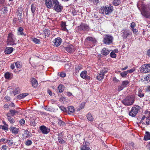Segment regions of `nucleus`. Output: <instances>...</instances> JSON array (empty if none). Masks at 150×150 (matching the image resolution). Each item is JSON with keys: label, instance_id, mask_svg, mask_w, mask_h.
Masks as SVG:
<instances>
[{"label": "nucleus", "instance_id": "49", "mask_svg": "<svg viewBox=\"0 0 150 150\" xmlns=\"http://www.w3.org/2000/svg\"><path fill=\"white\" fill-rule=\"evenodd\" d=\"M85 106V103H81L79 106V107L78 108V110H81Z\"/></svg>", "mask_w": 150, "mask_h": 150}, {"label": "nucleus", "instance_id": "60", "mask_svg": "<svg viewBox=\"0 0 150 150\" xmlns=\"http://www.w3.org/2000/svg\"><path fill=\"white\" fill-rule=\"evenodd\" d=\"M146 66L147 67V69L148 70L149 72H150V64H146Z\"/></svg>", "mask_w": 150, "mask_h": 150}, {"label": "nucleus", "instance_id": "58", "mask_svg": "<svg viewBox=\"0 0 150 150\" xmlns=\"http://www.w3.org/2000/svg\"><path fill=\"white\" fill-rule=\"evenodd\" d=\"M130 26L132 28H133L136 26V24L134 22H132Z\"/></svg>", "mask_w": 150, "mask_h": 150}, {"label": "nucleus", "instance_id": "14", "mask_svg": "<svg viewBox=\"0 0 150 150\" xmlns=\"http://www.w3.org/2000/svg\"><path fill=\"white\" fill-rule=\"evenodd\" d=\"M140 71L141 72L143 73H146L149 72L147 67L146 66V64L143 65L140 68Z\"/></svg>", "mask_w": 150, "mask_h": 150}, {"label": "nucleus", "instance_id": "45", "mask_svg": "<svg viewBox=\"0 0 150 150\" xmlns=\"http://www.w3.org/2000/svg\"><path fill=\"white\" fill-rule=\"evenodd\" d=\"M127 74L128 73L127 71L122 72L120 73V75L122 77H125Z\"/></svg>", "mask_w": 150, "mask_h": 150}, {"label": "nucleus", "instance_id": "8", "mask_svg": "<svg viewBox=\"0 0 150 150\" xmlns=\"http://www.w3.org/2000/svg\"><path fill=\"white\" fill-rule=\"evenodd\" d=\"M139 111V108L136 107L132 108L130 112H129V115L132 117H135Z\"/></svg>", "mask_w": 150, "mask_h": 150}, {"label": "nucleus", "instance_id": "11", "mask_svg": "<svg viewBox=\"0 0 150 150\" xmlns=\"http://www.w3.org/2000/svg\"><path fill=\"white\" fill-rule=\"evenodd\" d=\"M122 32V36L124 39L127 38L128 36L131 35L132 34V32L128 30H123Z\"/></svg>", "mask_w": 150, "mask_h": 150}, {"label": "nucleus", "instance_id": "36", "mask_svg": "<svg viewBox=\"0 0 150 150\" xmlns=\"http://www.w3.org/2000/svg\"><path fill=\"white\" fill-rule=\"evenodd\" d=\"M58 123L59 125L62 127H63L65 125V124L64 122L59 119H58Z\"/></svg>", "mask_w": 150, "mask_h": 150}, {"label": "nucleus", "instance_id": "12", "mask_svg": "<svg viewBox=\"0 0 150 150\" xmlns=\"http://www.w3.org/2000/svg\"><path fill=\"white\" fill-rule=\"evenodd\" d=\"M62 39L59 38H56L53 41V45L56 47L59 46L61 43Z\"/></svg>", "mask_w": 150, "mask_h": 150}, {"label": "nucleus", "instance_id": "1", "mask_svg": "<svg viewBox=\"0 0 150 150\" xmlns=\"http://www.w3.org/2000/svg\"><path fill=\"white\" fill-rule=\"evenodd\" d=\"M134 101V97L133 96H127L122 101V103L126 105H130L133 104Z\"/></svg>", "mask_w": 150, "mask_h": 150}, {"label": "nucleus", "instance_id": "10", "mask_svg": "<svg viewBox=\"0 0 150 150\" xmlns=\"http://www.w3.org/2000/svg\"><path fill=\"white\" fill-rule=\"evenodd\" d=\"M40 129L41 132L43 134H47L50 131V129L44 125L41 126L40 127Z\"/></svg>", "mask_w": 150, "mask_h": 150}, {"label": "nucleus", "instance_id": "42", "mask_svg": "<svg viewBox=\"0 0 150 150\" xmlns=\"http://www.w3.org/2000/svg\"><path fill=\"white\" fill-rule=\"evenodd\" d=\"M32 41L35 44H39L40 42V39H37L36 38H35L33 39Z\"/></svg>", "mask_w": 150, "mask_h": 150}, {"label": "nucleus", "instance_id": "21", "mask_svg": "<svg viewBox=\"0 0 150 150\" xmlns=\"http://www.w3.org/2000/svg\"><path fill=\"white\" fill-rule=\"evenodd\" d=\"M37 6L36 4H31V11L32 13L33 14V15L34 16V15L35 12L36 10Z\"/></svg>", "mask_w": 150, "mask_h": 150}, {"label": "nucleus", "instance_id": "44", "mask_svg": "<svg viewBox=\"0 0 150 150\" xmlns=\"http://www.w3.org/2000/svg\"><path fill=\"white\" fill-rule=\"evenodd\" d=\"M129 82L127 81H125L122 82V85L125 87L129 83Z\"/></svg>", "mask_w": 150, "mask_h": 150}, {"label": "nucleus", "instance_id": "48", "mask_svg": "<svg viewBox=\"0 0 150 150\" xmlns=\"http://www.w3.org/2000/svg\"><path fill=\"white\" fill-rule=\"evenodd\" d=\"M144 80L148 83L150 81V74H148L144 78Z\"/></svg>", "mask_w": 150, "mask_h": 150}, {"label": "nucleus", "instance_id": "16", "mask_svg": "<svg viewBox=\"0 0 150 150\" xmlns=\"http://www.w3.org/2000/svg\"><path fill=\"white\" fill-rule=\"evenodd\" d=\"M62 132L59 133L58 134V140L59 142L61 144H63L64 143V141L63 139V136L62 135Z\"/></svg>", "mask_w": 150, "mask_h": 150}, {"label": "nucleus", "instance_id": "23", "mask_svg": "<svg viewBox=\"0 0 150 150\" xmlns=\"http://www.w3.org/2000/svg\"><path fill=\"white\" fill-rule=\"evenodd\" d=\"M23 29L21 27H19L18 29V35H24L25 36H26V34H25L23 32Z\"/></svg>", "mask_w": 150, "mask_h": 150}, {"label": "nucleus", "instance_id": "47", "mask_svg": "<svg viewBox=\"0 0 150 150\" xmlns=\"http://www.w3.org/2000/svg\"><path fill=\"white\" fill-rule=\"evenodd\" d=\"M32 143V142L30 140H27L25 142V144L27 146H29Z\"/></svg>", "mask_w": 150, "mask_h": 150}, {"label": "nucleus", "instance_id": "37", "mask_svg": "<svg viewBox=\"0 0 150 150\" xmlns=\"http://www.w3.org/2000/svg\"><path fill=\"white\" fill-rule=\"evenodd\" d=\"M64 86L62 85H59L58 88L59 92L60 93L62 92L64 90Z\"/></svg>", "mask_w": 150, "mask_h": 150}, {"label": "nucleus", "instance_id": "6", "mask_svg": "<svg viewBox=\"0 0 150 150\" xmlns=\"http://www.w3.org/2000/svg\"><path fill=\"white\" fill-rule=\"evenodd\" d=\"M15 38L14 35L12 33H9L8 36L7 42L8 44L11 45H15Z\"/></svg>", "mask_w": 150, "mask_h": 150}, {"label": "nucleus", "instance_id": "38", "mask_svg": "<svg viewBox=\"0 0 150 150\" xmlns=\"http://www.w3.org/2000/svg\"><path fill=\"white\" fill-rule=\"evenodd\" d=\"M69 112L73 113L75 111L74 108L72 106H69L67 107Z\"/></svg>", "mask_w": 150, "mask_h": 150}, {"label": "nucleus", "instance_id": "26", "mask_svg": "<svg viewBox=\"0 0 150 150\" xmlns=\"http://www.w3.org/2000/svg\"><path fill=\"white\" fill-rule=\"evenodd\" d=\"M13 48L12 47L7 48L5 50V54H9L11 53L13 51Z\"/></svg>", "mask_w": 150, "mask_h": 150}, {"label": "nucleus", "instance_id": "57", "mask_svg": "<svg viewBox=\"0 0 150 150\" xmlns=\"http://www.w3.org/2000/svg\"><path fill=\"white\" fill-rule=\"evenodd\" d=\"M66 73L64 72H61L60 74V76L62 77H64L66 76Z\"/></svg>", "mask_w": 150, "mask_h": 150}, {"label": "nucleus", "instance_id": "28", "mask_svg": "<svg viewBox=\"0 0 150 150\" xmlns=\"http://www.w3.org/2000/svg\"><path fill=\"white\" fill-rule=\"evenodd\" d=\"M81 150H91L90 148L89 147H88L86 146V143L83 144V146L81 148Z\"/></svg>", "mask_w": 150, "mask_h": 150}, {"label": "nucleus", "instance_id": "18", "mask_svg": "<svg viewBox=\"0 0 150 150\" xmlns=\"http://www.w3.org/2000/svg\"><path fill=\"white\" fill-rule=\"evenodd\" d=\"M10 131L12 132L13 133L15 134H17L18 132L19 129L14 127H11L10 128Z\"/></svg>", "mask_w": 150, "mask_h": 150}, {"label": "nucleus", "instance_id": "62", "mask_svg": "<svg viewBox=\"0 0 150 150\" xmlns=\"http://www.w3.org/2000/svg\"><path fill=\"white\" fill-rule=\"evenodd\" d=\"M25 121L23 119H21L20 121V123L21 125H23L24 124Z\"/></svg>", "mask_w": 150, "mask_h": 150}, {"label": "nucleus", "instance_id": "55", "mask_svg": "<svg viewBox=\"0 0 150 150\" xmlns=\"http://www.w3.org/2000/svg\"><path fill=\"white\" fill-rule=\"evenodd\" d=\"M8 142V145L10 146H11V145L13 143V141L12 140H8V142Z\"/></svg>", "mask_w": 150, "mask_h": 150}, {"label": "nucleus", "instance_id": "15", "mask_svg": "<svg viewBox=\"0 0 150 150\" xmlns=\"http://www.w3.org/2000/svg\"><path fill=\"white\" fill-rule=\"evenodd\" d=\"M65 49L69 52H73L74 50V47L72 45H68L67 47H65Z\"/></svg>", "mask_w": 150, "mask_h": 150}, {"label": "nucleus", "instance_id": "2", "mask_svg": "<svg viewBox=\"0 0 150 150\" xmlns=\"http://www.w3.org/2000/svg\"><path fill=\"white\" fill-rule=\"evenodd\" d=\"M113 9L112 6H103L100 9V12L103 14L108 15L112 12Z\"/></svg>", "mask_w": 150, "mask_h": 150}, {"label": "nucleus", "instance_id": "46", "mask_svg": "<svg viewBox=\"0 0 150 150\" xmlns=\"http://www.w3.org/2000/svg\"><path fill=\"white\" fill-rule=\"evenodd\" d=\"M8 142V139L6 138H2L0 139V142H3L4 143H5Z\"/></svg>", "mask_w": 150, "mask_h": 150}, {"label": "nucleus", "instance_id": "32", "mask_svg": "<svg viewBox=\"0 0 150 150\" xmlns=\"http://www.w3.org/2000/svg\"><path fill=\"white\" fill-rule=\"evenodd\" d=\"M28 95V93H23L22 94H20L19 95H18V98L21 99L24 98L25 96H26Z\"/></svg>", "mask_w": 150, "mask_h": 150}, {"label": "nucleus", "instance_id": "27", "mask_svg": "<svg viewBox=\"0 0 150 150\" xmlns=\"http://www.w3.org/2000/svg\"><path fill=\"white\" fill-rule=\"evenodd\" d=\"M122 0H113L112 4L115 6L119 5L121 3Z\"/></svg>", "mask_w": 150, "mask_h": 150}, {"label": "nucleus", "instance_id": "56", "mask_svg": "<svg viewBox=\"0 0 150 150\" xmlns=\"http://www.w3.org/2000/svg\"><path fill=\"white\" fill-rule=\"evenodd\" d=\"M125 88L122 85L118 87V91H120L122 90Z\"/></svg>", "mask_w": 150, "mask_h": 150}, {"label": "nucleus", "instance_id": "52", "mask_svg": "<svg viewBox=\"0 0 150 150\" xmlns=\"http://www.w3.org/2000/svg\"><path fill=\"white\" fill-rule=\"evenodd\" d=\"M15 65L17 68H21V65L19 62H17L15 63Z\"/></svg>", "mask_w": 150, "mask_h": 150}, {"label": "nucleus", "instance_id": "61", "mask_svg": "<svg viewBox=\"0 0 150 150\" xmlns=\"http://www.w3.org/2000/svg\"><path fill=\"white\" fill-rule=\"evenodd\" d=\"M145 90L147 92H150V86H147Z\"/></svg>", "mask_w": 150, "mask_h": 150}, {"label": "nucleus", "instance_id": "59", "mask_svg": "<svg viewBox=\"0 0 150 150\" xmlns=\"http://www.w3.org/2000/svg\"><path fill=\"white\" fill-rule=\"evenodd\" d=\"M135 69H130L127 71V73H131L134 71H135Z\"/></svg>", "mask_w": 150, "mask_h": 150}, {"label": "nucleus", "instance_id": "17", "mask_svg": "<svg viewBox=\"0 0 150 150\" xmlns=\"http://www.w3.org/2000/svg\"><path fill=\"white\" fill-rule=\"evenodd\" d=\"M110 51L105 48H103L101 51V54L104 56H106L109 54Z\"/></svg>", "mask_w": 150, "mask_h": 150}, {"label": "nucleus", "instance_id": "40", "mask_svg": "<svg viewBox=\"0 0 150 150\" xmlns=\"http://www.w3.org/2000/svg\"><path fill=\"white\" fill-rule=\"evenodd\" d=\"M14 95H16L19 93L20 92V90L18 87L16 88L13 91Z\"/></svg>", "mask_w": 150, "mask_h": 150}, {"label": "nucleus", "instance_id": "54", "mask_svg": "<svg viewBox=\"0 0 150 150\" xmlns=\"http://www.w3.org/2000/svg\"><path fill=\"white\" fill-rule=\"evenodd\" d=\"M138 96L140 98H143L144 96V93H138L137 94Z\"/></svg>", "mask_w": 150, "mask_h": 150}, {"label": "nucleus", "instance_id": "41", "mask_svg": "<svg viewBox=\"0 0 150 150\" xmlns=\"http://www.w3.org/2000/svg\"><path fill=\"white\" fill-rule=\"evenodd\" d=\"M11 76V75L8 72H6L5 74V77L6 79H10Z\"/></svg>", "mask_w": 150, "mask_h": 150}, {"label": "nucleus", "instance_id": "4", "mask_svg": "<svg viewBox=\"0 0 150 150\" xmlns=\"http://www.w3.org/2000/svg\"><path fill=\"white\" fill-rule=\"evenodd\" d=\"M113 39V37L111 35L105 34L103 36V42L105 44L109 45L112 43Z\"/></svg>", "mask_w": 150, "mask_h": 150}, {"label": "nucleus", "instance_id": "3", "mask_svg": "<svg viewBox=\"0 0 150 150\" xmlns=\"http://www.w3.org/2000/svg\"><path fill=\"white\" fill-rule=\"evenodd\" d=\"M141 14L145 17L149 18L150 17V8L147 6H144L142 8Z\"/></svg>", "mask_w": 150, "mask_h": 150}, {"label": "nucleus", "instance_id": "20", "mask_svg": "<svg viewBox=\"0 0 150 150\" xmlns=\"http://www.w3.org/2000/svg\"><path fill=\"white\" fill-rule=\"evenodd\" d=\"M31 83L33 86L35 88H36L38 85V83L37 80L35 78H33L32 79Z\"/></svg>", "mask_w": 150, "mask_h": 150}, {"label": "nucleus", "instance_id": "43", "mask_svg": "<svg viewBox=\"0 0 150 150\" xmlns=\"http://www.w3.org/2000/svg\"><path fill=\"white\" fill-rule=\"evenodd\" d=\"M59 108L62 111H63L64 112H67L68 111L67 109L64 106H59Z\"/></svg>", "mask_w": 150, "mask_h": 150}, {"label": "nucleus", "instance_id": "31", "mask_svg": "<svg viewBox=\"0 0 150 150\" xmlns=\"http://www.w3.org/2000/svg\"><path fill=\"white\" fill-rule=\"evenodd\" d=\"M61 27L62 29L64 31L68 30H67L66 26V23L63 22H62L61 24Z\"/></svg>", "mask_w": 150, "mask_h": 150}, {"label": "nucleus", "instance_id": "19", "mask_svg": "<svg viewBox=\"0 0 150 150\" xmlns=\"http://www.w3.org/2000/svg\"><path fill=\"white\" fill-rule=\"evenodd\" d=\"M82 69V66L81 64L76 65L75 68V72L76 74H78L79 71Z\"/></svg>", "mask_w": 150, "mask_h": 150}, {"label": "nucleus", "instance_id": "63", "mask_svg": "<svg viewBox=\"0 0 150 150\" xmlns=\"http://www.w3.org/2000/svg\"><path fill=\"white\" fill-rule=\"evenodd\" d=\"M132 30L134 33H136L138 31V30L137 29H134V28H132Z\"/></svg>", "mask_w": 150, "mask_h": 150}, {"label": "nucleus", "instance_id": "25", "mask_svg": "<svg viewBox=\"0 0 150 150\" xmlns=\"http://www.w3.org/2000/svg\"><path fill=\"white\" fill-rule=\"evenodd\" d=\"M30 133L29 132L28 130H25L24 132L23 136L25 138L29 137H31Z\"/></svg>", "mask_w": 150, "mask_h": 150}, {"label": "nucleus", "instance_id": "22", "mask_svg": "<svg viewBox=\"0 0 150 150\" xmlns=\"http://www.w3.org/2000/svg\"><path fill=\"white\" fill-rule=\"evenodd\" d=\"M7 119L11 123H13L15 121L14 119L10 116V113H7L6 114Z\"/></svg>", "mask_w": 150, "mask_h": 150}, {"label": "nucleus", "instance_id": "7", "mask_svg": "<svg viewBox=\"0 0 150 150\" xmlns=\"http://www.w3.org/2000/svg\"><path fill=\"white\" fill-rule=\"evenodd\" d=\"M108 69L104 68L100 71L99 75L97 76V79L98 81H101L103 79L104 75L108 72Z\"/></svg>", "mask_w": 150, "mask_h": 150}, {"label": "nucleus", "instance_id": "13", "mask_svg": "<svg viewBox=\"0 0 150 150\" xmlns=\"http://www.w3.org/2000/svg\"><path fill=\"white\" fill-rule=\"evenodd\" d=\"M80 76L83 79H89L90 78V77L87 75V71H82L80 74Z\"/></svg>", "mask_w": 150, "mask_h": 150}, {"label": "nucleus", "instance_id": "50", "mask_svg": "<svg viewBox=\"0 0 150 150\" xmlns=\"http://www.w3.org/2000/svg\"><path fill=\"white\" fill-rule=\"evenodd\" d=\"M1 150H9V149L6 145H3L1 146Z\"/></svg>", "mask_w": 150, "mask_h": 150}, {"label": "nucleus", "instance_id": "53", "mask_svg": "<svg viewBox=\"0 0 150 150\" xmlns=\"http://www.w3.org/2000/svg\"><path fill=\"white\" fill-rule=\"evenodd\" d=\"M8 126L1 125V128L4 130H8Z\"/></svg>", "mask_w": 150, "mask_h": 150}, {"label": "nucleus", "instance_id": "51", "mask_svg": "<svg viewBox=\"0 0 150 150\" xmlns=\"http://www.w3.org/2000/svg\"><path fill=\"white\" fill-rule=\"evenodd\" d=\"M110 56L112 58H115L116 57V55L114 52L112 51L110 53Z\"/></svg>", "mask_w": 150, "mask_h": 150}, {"label": "nucleus", "instance_id": "5", "mask_svg": "<svg viewBox=\"0 0 150 150\" xmlns=\"http://www.w3.org/2000/svg\"><path fill=\"white\" fill-rule=\"evenodd\" d=\"M53 7V9L56 11L59 12L62 11L63 7L60 4L57 0H56Z\"/></svg>", "mask_w": 150, "mask_h": 150}, {"label": "nucleus", "instance_id": "39", "mask_svg": "<svg viewBox=\"0 0 150 150\" xmlns=\"http://www.w3.org/2000/svg\"><path fill=\"white\" fill-rule=\"evenodd\" d=\"M64 67L65 69L67 71H69L71 69V64H66Z\"/></svg>", "mask_w": 150, "mask_h": 150}, {"label": "nucleus", "instance_id": "34", "mask_svg": "<svg viewBox=\"0 0 150 150\" xmlns=\"http://www.w3.org/2000/svg\"><path fill=\"white\" fill-rule=\"evenodd\" d=\"M43 31L45 36H48L50 35V33L49 30L46 28H43Z\"/></svg>", "mask_w": 150, "mask_h": 150}, {"label": "nucleus", "instance_id": "29", "mask_svg": "<svg viewBox=\"0 0 150 150\" xmlns=\"http://www.w3.org/2000/svg\"><path fill=\"white\" fill-rule=\"evenodd\" d=\"M87 117L88 120L91 121L92 122L93 120V117L91 113H89L87 115Z\"/></svg>", "mask_w": 150, "mask_h": 150}, {"label": "nucleus", "instance_id": "30", "mask_svg": "<svg viewBox=\"0 0 150 150\" xmlns=\"http://www.w3.org/2000/svg\"><path fill=\"white\" fill-rule=\"evenodd\" d=\"M10 115H11V116H13L16 114L18 113L19 112L15 110H10L9 111Z\"/></svg>", "mask_w": 150, "mask_h": 150}, {"label": "nucleus", "instance_id": "33", "mask_svg": "<svg viewBox=\"0 0 150 150\" xmlns=\"http://www.w3.org/2000/svg\"><path fill=\"white\" fill-rule=\"evenodd\" d=\"M45 109L47 111L51 112H54L55 110V109L51 107L47 106L45 107Z\"/></svg>", "mask_w": 150, "mask_h": 150}, {"label": "nucleus", "instance_id": "9", "mask_svg": "<svg viewBox=\"0 0 150 150\" xmlns=\"http://www.w3.org/2000/svg\"><path fill=\"white\" fill-rule=\"evenodd\" d=\"M78 28L80 30L84 31H88L89 29L88 25L87 24L84 23H81L79 26Z\"/></svg>", "mask_w": 150, "mask_h": 150}, {"label": "nucleus", "instance_id": "24", "mask_svg": "<svg viewBox=\"0 0 150 150\" xmlns=\"http://www.w3.org/2000/svg\"><path fill=\"white\" fill-rule=\"evenodd\" d=\"M144 140L145 141L150 140V132H146L144 137Z\"/></svg>", "mask_w": 150, "mask_h": 150}, {"label": "nucleus", "instance_id": "64", "mask_svg": "<svg viewBox=\"0 0 150 150\" xmlns=\"http://www.w3.org/2000/svg\"><path fill=\"white\" fill-rule=\"evenodd\" d=\"M5 98L6 100L7 101H9L11 99L10 97L8 96H6Z\"/></svg>", "mask_w": 150, "mask_h": 150}, {"label": "nucleus", "instance_id": "35", "mask_svg": "<svg viewBox=\"0 0 150 150\" xmlns=\"http://www.w3.org/2000/svg\"><path fill=\"white\" fill-rule=\"evenodd\" d=\"M87 40L89 41V42L95 43L96 42V41L95 39L93 38L92 37H88L86 38V40Z\"/></svg>", "mask_w": 150, "mask_h": 150}]
</instances>
